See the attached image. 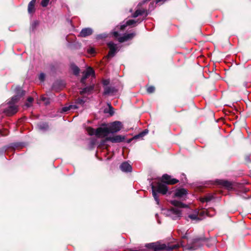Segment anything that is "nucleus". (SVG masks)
Instances as JSON below:
<instances>
[{
	"label": "nucleus",
	"mask_w": 251,
	"mask_h": 251,
	"mask_svg": "<svg viewBox=\"0 0 251 251\" xmlns=\"http://www.w3.org/2000/svg\"><path fill=\"white\" fill-rule=\"evenodd\" d=\"M178 182V180L175 178H172L171 176L165 174L162 176L161 182H158L156 184H152V195L157 204H159V202L157 193L162 195L166 194L168 191L166 184H174Z\"/></svg>",
	"instance_id": "obj_1"
},
{
	"label": "nucleus",
	"mask_w": 251,
	"mask_h": 251,
	"mask_svg": "<svg viewBox=\"0 0 251 251\" xmlns=\"http://www.w3.org/2000/svg\"><path fill=\"white\" fill-rule=\"evenodd\" d=\"M16 95L13 97L9 101L7 108L3 111V112L8 116H11L17 113L18 107L16 105L15 103L25 94V92L20 87L16 88Z\"/></svg>",
	"instance_id": "obj_2"
},
{
	"label": "nucleus",
	"mask_w": 251,
	"mask_h": 251,
	"mask_svg": "<svg viewBox=\"0 0 251 251\" xmlns=\"http://www.w3.org/2000/svg\"><path fill=\"white\" fill-rule=\"evenodd\" d=\"M171 203L175 206L168 210V215L171 216L173 219L176 220L181 217V211L180 209L181 207H184L185 205L182 202L176 200L171 201Z\"/></svg>",
	"instance_id": "obj_3"
},
{
	"label": "nucleus",
	"mask_w": 251,
	"mask_h": 251,
	"mask_svg": "<svg viewBox=\"0 0 251 251\" xmlns=\"http://www.w3.org/2000/svg\"><path fill=\"white\" fill-rule=\"evenodd\" d=\"M86 130L90 135H95L98 137H105L106 138L110 133L108 127H100L96 130L91 127H87Z\"/></svg>",
	"instance_id": "obj_4"
},
{
	"label": "nucleus",
	"mask_w": 251,
	"mask_h": 251,
	"mask_svg": "<svg viewBox=\"0 0 251 251\" xmlns=\"http://www.w3.org/2000/svg\"><path fill=\"white\" fill-rule=\"evenodd\" d=\"M149 248L154 249V251L157 250H164L166 251H171L173 250L178 248L180 247L179 244L171 245L170 243L160 244V243H151L149 244L147 246Z\"/></svg>",
	"instance_id": "obj_5"
},
{
	"label": "nucleus",
	"mask_w": 251,
	"mask_h": 251,
	"mask_svg": "<svg viewBox=\"0 0 251 251\" xmlns=\"http://www.w3.org/2000/svg\"><path fill=\"white\" fill-rule=\"evenodd\" d=\"M210 211H212L213 212L214 210L213 209H211L209 210H201L200 211L196 210L193 213L190 214L188 215V218L193 221H201L203 219V218L205 216V215H207L209 216H212L214 214H209V212Z\"/></svg>",
	"instance_id": "obj_6"
},
{
	"label": "nucleus",
	"mask_w": 251,
	"mask_h": 251,
	"mask_svg": "<svg viewBox=\"0 0 251 251\" xmlns=\"http://www.w3.org/2000/svg\"><path fill=\"white\" fill-rule=\"evenodd\" d=\"M123 125L121 122L115 121L111 123L108 126L110 133H115L119 131L122 128Z\"/></svg>",
	"instance_id": "obj_7"
},
{
	"label": "nucleus",
	"mask_w": 251,
	"mask_h": 251,
	"mask_svg": "<svg viewBox=\"0 0 251 251\" xmlns=\"http://www.w3.org/2000/svg\"><path fill=\"white\" fill-rule=\"evenodd\" d=\"M201 239H195L192 243L188 244L186 247L185 249L189 251H194L200 247L202 244Z\"/></svg>",
	"instance_id": "obj_8"
},
{
	"label": "nucleus",
	"mask_w": 251,
	"mask_h": 251,
	"mask_svg": "<svg viewBox=\"0 0 251 251\" xmlns=\"http://www.w3.org/2000/svg\"><path fill=\"white\" fill-rule=\"evenodd\" d=\"M113 35L114 37L118 39V40L120 42L122 43L129 39H132L135 36V34L134 33L126 34L124 36L119 37V35L118 32L117 31H114L113 32Z\"/></svg>",
	"instance_id": "obj_9"
},
{
	"label": "nucleus",
	"mask_w": 251,
	"mask_h": 251,
	"mask_svg": "<svg viewBox=\"0 0 251 251\" xmlns=\"http://www.w3.org/2000/svg\"><path fill=\"white\" fill-rule=\"evenodd\" d=\"M107 46L109 48V51L108 52V56L109 57H113L117 51L118 50L119 47L117 45L112 42H110L107 44Z\"/></svg>",
	"instance_id": "obj_10"
},
{
	"label": "nucleus",
	"mask_w": 251,
	"mask_h": 251,
	"mask_svg": "<svg viewBox=\"0 0 251 251\" xmlns=\"http://www.w3.org/2000/svg\"><path fill=\"white\" fill-rule=\"evenodd\" d=\"M125 139V136L118 135L112 137H107L105 138V141H110L112 143H120L123 142Z\"/></svg>",
	"instance_id": "obj_11"
},
{
	"label": "nucleus",
	"mask_w": 251,
	"mask_h": 251,
	"mask_svg": "<svg viewBox=\"0 0 251 251\" xmlns=\"http://www.w3.org/2000/svg\"><path fill=\"white\" fill-rule=\"evenodd\" d=\"M90 76H94V71L91 67H88L87 70L83 73V76L81 79V82L83 84L85 83V80Z\"/></svg>",
	"instance_id": "obj_12"
},
{
	"label": "nucleus",
	"mask_w": 251,
	"mask_h": 251,
	"mask_svg": "<svg viewBox=\"0 0 251 251\" xmlns=\"http://www.w3.org/2000/svg\"><path fill=\"white\" fill-rule=\"evenodd\" d=\"M90 76H94V71L91 67H88L87 70L83 73V76L81 79V82L83 84L85 83V80Z\"/></svg>",
	"instance_id": "obj_13"
},
{
	"label": "nucleus",
	"mask_w": 251,
	"mask_h": 251,
	"mask_svg": "<svg viewBox=\"0 0 251 251\" xmlns=\"http://www.w3.org/2000/svg\"><path fill=\"white\" fill-rule=\"evenodd\" d=\"M187 193V191L186 189L184 188H180L178 189L176 191L175 196L178 198L184 199Z\"/></svg>",
	"instance_id": "obj_14"
},
{
	"label": "nucleus",
	"mask_w": 251,
	"mask_h": 251,
	"mask_svg": "<svg viewBox=\"0 0 251 251\" xmlns=\"http://www.w3.org/2000/svg\"><path fill=\"white\" fill-rule=\"evenodd\" d=\"M117 92V90L112 86H106L104 89V95H114Z\"/></svg>",
	"instance_id": "obj_15"
},
{
	"label": "nucleus",
	"mask_w": 251,
	"mask_h": 251,
	"mask_svg": "<svg viewBox=\"0 0 251 251\" xmlns=\"http://www.w3.org/2000/svg\"><path fill=\"white\" fill-rule=\"evenodd\" d=\"M120 168L124 172H130L132 171L131 166L127 162H124L122 163Z\"/></svg>",
	"instance_id": "obj_16"
},
{
	"label": "nucleus",
	"mask_w": 251,
	"mask_h": 251,
	"mask_svg": "<svg viewBox=\"0 0 251 251\" xmlns=\"http://www.w3.org/2000/svg\"><path fill=\"white\" fill-rule=\"evenodd\" d=\"M93 30L90 28H85L81 30L80 32V36L85 37L92 34Z\"/></svg>",
	"instance_id": "obj_17"
},
{
	"label": "nucleus",
	"mask_w": 251,
	"mask_h": 251,
	"mask_svg": "<svg viewBox=\"0 0 251 251\" xmlns=\"http://www.w3.org/2000/svg\"><path fill=\"white\" fill-rule=\"evenodd\" d=\"M218 183L220 185L225 187L228 190H230L232 188V184L231 183V182L228 181L224 180H219L218 181Z\"/></svg>",
	"instance_id": "obj_18"
},
{
	"label": "nucleus",
	"mask_w": 251,
	"mask_h": 251,
	"mask_svg": "<svg viewBox=\"0 0 251 251\" xmlns=\"http://www.w3.org/2000/svg\"><path fill=\"white\" fill-rule=\"evenodd\" d=\"M136 23L134 20H129L126 22V25H121L120 28L121 30H124L127 25H132Z\"/></svg>",
	"instance_id": "obj_19"
},
{
	"label": "nucleus",
	"mask_w": 251,
	"mask_h": 251,
	"mask_svg": "<svg viewBox=\"0 0 251 251\" xmlns=\"http://www.w3.org/2000/svg\"><path fill=\"white\" fill-rule=\"evenodd\" d=\"M146 12L144 9H137L135 12L133 14V17L136 18L139 15H142Z\"/></svg>",
	"instance_id": "obj_20"
},
{
	"label": "nucleus",
	"mask_w": 251,
	"mask_h": 251,
	"mask_svg": "<svg viewBox=\"0 0 251 251\" xmlns=\"http://www.w3.org/2000/svg\"><path fill=\"white\" fill-rule=\"evenodd\" d=\"M78 107V106H77L76 104H75V105H69V106H66V107H64L62 108V111L63 112H67L69 110H71V109H76Z\"/></svg>",
	"instance_id": "obj_21"
},
{
	"label": "nucleus",
	"mask_w": 251,
	"mask_h": 251,
	"mask_svg": "<svg viewBox=\"0 0 251 251\" xmlns=\"http://www.w3.org/2000/svg\"><path fill=\"white\" fill-rule=\"evenodd\" d=\"M94 89V86H90L88 87L84 88L82 91L80 92V94L82 95L85 93H89Z\"/></svg>",
	"instance_id": "obj_22"
},
{
	"label": "nucleus",
	"mask_w": 251,
	"mask_h": 251,
	"mask_svg": "<svg viewBox=\"0 0 251 251\" xmlns=\"http://www.w3.org/2000/svg\"><path fill=\"white\" fill-rule=\"evenodd\" d=\"M38 126L40 129L42 130H46L49 127L48 125L46 123H41L38 125Z\"/></svg>",
	"instance_id": "obj_23"
},
{
	"label": "nucleus",
	"mask_w": 251,
	"mask_h": 251,
	"mask_svg": "<svg viewBox=\"0 0 251 251\" xmlns=\"http://www.w3.org/2000/svg\"><path fill=\"white\" fill-rule=\"evenodd\" d=\"M71 69L75 75H77L79 72V69L75 65H71Z\"/></svg>",
	"instance_id": "obj_24"
},
{
	"label": "nucleus",
	"mask_w": 251,
	"mask_h": 251,
	"mask_svg": "<svg viewBox=\"0 0 251 251\" xmlns=\"http://www.w3.org/2000/svg\"><path fill=\"white\" fill-rule=\"evenodd\" d=\"M85 102V100H84V98H79L76 100L75 103L76 104L82 105Z\"/></svg>",
	"instance_id": "obj_25"
},
{
	"label": "nucleus",
	"mask_w": 251,
	"mask_h": 251,
	"mask_svg": "<svg viewBox=\"0 0 251 251\" xmlns=\"http://www.w3.org/2000/svg\"><path fill=\"white\" fill-rule=\"evenodd\" d=\"M148 130L146 129L144 131L140 133L138 135L136 136L135 137V138L142 137L144 136L145 135H146L148 133Z\"/></svg>",
	"instance_id": "obj_26"
},
{
	"label": "nucleus",
	"mask_w": 251,
	"mask_h": 251,
	"mask_svg": "<svg viewBox=\"0 0 251 251\" xmlns=\"http://www.w3.org/2000/svg\"><path fill=\"white\" fill-rule=\"evenodd\" d=\"M148 130L146 129L144 131L140 133L138 135L136 136L135 137V138L142 137L144 136L145 135H146L148 133Z\"/></svg>",
	"instance_id": "obj_27"
},
{
	"label": "nucleus",
	"mask_w": 251,
	"mask_h": 251,
	"mask_svg": "<svg viewBox=\"0 0 251 251\" xmlns=\"http://www.w3.org/2000/svg\"><path fill=\"white\" fill-rule=\"evenodd\" d=\"M0 133L1 136H6V135H8V131L5 128H4L3 129H0Z\"/></svg>",
	"instance_id": "obj_28"
},
{
	"label": "nucleus",
	"mask_w": 251,
	"mask_h": 251,
	"mask_svg": "<svg viewBox=\"0 0 251 251\" xmlns=\"http://www.w3.org/2000/svg\"><path fill=\"white\" fill-rule=\"evenodd\" d=\"M35 11V8H34V6H32V5H31L30 4H28V11L29 13H32L34 12Z\"/></svg>",
	"instance_id": "obj_29"
},
{
	"label": "nucleus",
	"mask_w": 251,
	"mask_h": 251,
	"mask_svg": "<svg viewBox=\"0 0 251 251\" xmlns=\"http://www.w3.org/2000/svg\"><path fill=\"white\" fill-rule=\"evenodd\" d=\"M41 100L44 101L46 104L49 103V99L45 96H42L41 98Z\"/></svg>",
	"instance_id": "obj_30"
},
{
	"label": "nucleus",
	"mask_w": 251,
	"mask_h": 251,
	"mask_svg": "<svg viewBox=\"0 0 251 251\" xmlns=\"http://www.w3.org/2000/svg\"><path fill=\"white\" fill-rule=\"evenodd\" d=\"M212 199V197H206L201 199V201L202 202H207Z\"/></svg>",
	"instance_id": "obj_31"
},
{
	"label": "nucleus",
	"mask_w": 251,
	"mask_h": 251,
	"mask_svg": "<svg viewBox=\"0 0 251 251\" xmlns=\"http://www.w3.org/2000/svg\"><path fill=\"white\" fill-rule=\"evenodd\" d=\"M33 100V99L32 97H29L27 99L28 102L26 103L25 105L27 107H29L30 106L31 103L32 102Z\"/></svg>",
	"instance_id": "obj_32"
},
{
	"label": "nucleus",
	"mask_w": 251,
	"mask_h": 251,
	"mask_svg": "<svg viewBox=\"0 0 251 251\" xmlns=\"http://www.w3.org/2000/svg\"><path fill=\"white\" fill-rule=\"evenodd\" d=\"M49 1L50 0H42L41 3V5L43 7L47 6L49 2Z\"/></svg>",
	"instance_id": "obj_33"
},
{
	"label": "nucleus",
	"mask_w": 251,
	"mask_h": 251,
	"mask_svg": "<svg viewBox=\"0 0 251 251\" xmlns=\"http://www.w3.org/2000/svg\"><path fill=\"white\" fill-rule=\"evenodd\" d=\"M155 90V88L153 86H150L147 88V92L149 93H153Z\"/></svg>",
	"instance_id": "obj_34"
},
{
	"label": "nucleus",
	"mask_w": 251,
	"mask_h": 251,
	"mask_svg": "<svg viewBox=\"0 0 251 251\" xmlns=\"http://www.w3.org/2000/svg\"><path fill=\"white\" fill-rule=\"evenodd\" d=\"M45 78V75L44 73H41L39 76V79L41 81H43Z\"/></svg>",
	"instance_id": "obj_35"
},
{
	"label": "nucleus",
	"mask_w": 251,
	"mask_h": 251,
	"mask_svg": "<svg viewBox=\"0 0 251 251\" xmlns=\"http://www.w3.org/2000/svg\"><path fill=\"white\" fill-rule=\"evenodd\" d=\"M87 51L90 54H91V55H92L95 53V50L94 49L92 48L88 49Z\"/></svg>",
	"instance_id": "obj_36"
},
{
	"label": "nucleus",
	"mask_w": 251,
	"mask_h": 251,
	"mask_svg": "<svg viewBox=\"0 0 251 251\" xmlns=\"http://www.w3.org/2000/svg\"><path fill=\"white\" fill-rule=\"evenodd\" d=\"M110 81L109 79H104L102 81V84L105 87L107 86V85L109 84Z\"/></svg>",
	"instance_id": "obj_37"
},
{
	"label": "nucleus",
	"mask_w": 251,
	"mask_h": 251,
	"mask_svg": "<svg viewBox=\"0 0 251 251\" xmlns=\"http://www.w3.org/2000/svg\"><path fill=\"white\" fill-rule=\"evenodd\" d=\"M35 1L36 0H32L29 3V4L31 5H32L33 6H34V5H35Z\"/></svg>",
	"instance_id": "obj_38"
}]
</instances>
